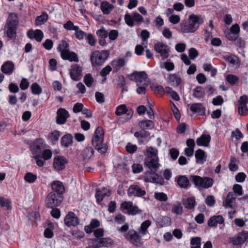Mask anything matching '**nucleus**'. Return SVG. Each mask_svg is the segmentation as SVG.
I'll return each instance as SVG.
<instances>
[{
	"label": "nucleus",
	"instance_id": "bf43d9fd",
	"mask_svg": "<svg viewBox=\"0 0 248 248\" xmlns=\"http://www.w3.org/2000/svg\"><path fill=\"white\" fill-rule=\"evenodd\" d=\"M137 85L138 86L137 89V93L139 94H145L146 90V87L148 86V83L147 82H145L142 85L137 84Z\"/></svg>",
	"mask_w": 248,
	"mask_h": 248
},
{
	"label": "nucleus",
	"instance_id": "774afa93",
	"mask_svg": "<svg viewBox=\"0 0 248 248\" xmlns=\"http://www.w3.org/2000/svg\"><path fill=\"white\" fill-rule=\"evenodd\" d=\"M140 212L141 211L139 209L137 205H132V207L127 211V214L132 216L136 215Z\"/></svg>",
	"mask_w": 248,
	"mask_h": 248
},
{
	"label": "nucleus",
	"instance_id": "c9c22d12",
	"mask_svg": "<svg viewBox=\"0 0 248 248\" xmlns=\"http://www.w3.org/2000/svg\"><path fill=\"white\" fill-rule=\"evenodd\" d=\"M107 189L103 188L102 190H96L95 197L96 202L98 203H100L103 200L104 197L106 196H109V194L106 192Z\"/></svg>",
	"mask_w": 248,
	"mask_h": 248
},
{
	"label": "nucleus",
	"instance_id": "0eeeda50",
	"mask_svg": "<svg viewBox=\"0 0 248 248\" xmlns=\"http://www.w3.org/2000/svg\"><path fill=\"white\" fill-rule=\"evenodd\" d=\"M248 96L245 94L239 98L237 101L238 114L242 116H246L248 114Z\"/></svg>",
	"mask_w": 248,
	"mask_h": 248
},
{
	"label": "nucleus",
	"instance_id": "f8f14e48",
	"mask_svg": "<svg viewBox=\"0 0 248 248\" xmlns=\"http://www.w3.org/2000/svg\"><path fill=\"white\" fill-rule=\"evenodd\" d=\"M143 20V17L138 13H133L132 16L126 14L124 16L125 23L129 27H132L134 26V21L137 22H142Z\"/></svg>",
	"mask_w": 248,
	"mask_h": 248
},
{
	"label": "nucleus",
	"instance_id": "49530a36",
	"mask_svg": "<svg viewBox=\"0 0 248 248\" xmlns=\"http://www.w3.org/2000/svg\"><path fill=\"white\" fill-rule=\"evenodd\" d=\"M94 154V150L91 147H87L83 150V155L85 158H90Z\"/></svg>",
	"mask_w": 248,
	"mask_h": 248
},
{
	"label": "nucleus",
	"instance_id": "bb28decb",
	"mask_svg": "<svg viewBox=\"0 0 248 248\" xmlns=\"http://www.w3.org/2000/svg\"><path fill=\"white\" fill-rule=\"evenodd\" d=\"M211 140V136L209 134H202L196 140V143L199 146L208 147Z\"/></svg>",
	"mask_w": 248,
	"mask_h": 248
},
{
	"label": "nucleus",
	"instance_id": "aec40b11",
	"mask_svg": "<svg viewBox=\"0 0 248 248\" xmlns=\"http://www.w3.org/2000/svg\"><path fill=\"white\" fill-rule=\"evenodd\" d=\"M52 191L50 193H55L56 195L63 196L65 191V187L62 182L59 181H55L51 183Z\"/></svg>",
	"mask_w": 248,
	"mask_h": 248
},
{
	"label": "nucleus",
	"instance_id": "58836bf2",
	"mask_svg": "<svg viewBox=\"0 0 248 248\" xmlns=\"http://www.w3.org/2000/svg\"><path fill=\"white\" fill-rule=\"evenodd\" d=\"M158 150L153 147H148L146 151L144 152V155L146 157L155 158L157 156Z\"/></svg>",
	"mask_w": 248,
	"mask_h": 248
},
{
	"label": "nucleus",
	"instance_id": "09e8293b",
	"mask_svg": "<svg viewBox=\"0 0 248 248\" xmlns=\"http://www.w3.org/2000/svg\"><path fill=\"white\" fill-rule=\"evenodd\" d=\"M190 244L193 246L191 248H201V238L199 237L192 238L190 240Z\"/></svg>",
	"mask_w": 248,
	"mask_h": 248
},
{
	"label": "nucleus",
	"instance_id": "680f3d73",
	"mask_svg": "<svg viewBox=\"0 0 248 248\" xmlns=\"http://www.w3.org/2000/svg\"><path fill=\"white\" fill-rule=\"evenodd\" d=\"M53 226H48V228H46L44 231V236L45 237L47 238H51L53 237L54 233L52 231Z\"/></svg>",
	"mask_w": 248,
	"mask_h": 248
},
{
	"label": "nucleus",
	"instance_id": "1a4fd4ad",
	"mask_svg": "<svg viewBox=\"0 0 248 248\" xmlns=\"http://www.w3.org/2000/svg\"><path fill=\"white\" fill-rule=\"evenodd\" d=\"M248 240V232L243 231L237 235L230 237V240L233 245H241Z\"/></svg>",
	"mask_w": 248,
	"mask_h": 248
},
{
	"label": "nucleus",
	"instance_id": "052dcab7",
	"mask_svg": "<svg viewBox=\"0 0 248 248\" xmlns=\"http://www.w3.org/2000/svg\"><path fill=\"white\" fill-rule=\"evenodd\" d=\"M71 234L73 236L78 239L83 238L85 236L84 232L78 230H73L71 232Z\"/></svg>",
	"mask_w": 248,
	"mask_h": 248
},
{
	"label": "nucleus",
	"instance_id": "473e14b6",
	"mask_svg": "<svg viewBox=\"0 0 248 248\" xmlns=\"http://www.w3.org/2000/svg\"><path fill=\"white\" fill-rule=\"evenodd\" d=\"M114 6L108 1H103L100 5V8L104 14L108 15L113 9Z\"/></svg>",
	"mask_w": 248,
	"mask_h": 248
},
{
	"label": "nucleus",
	"instance_id": "a19ab883",
	"mask_svg": "<svg viewBox=\"0 0 248 248\" xmlns=\"http://www.w3.org/2000/svg\"><path fill=\"white\" fill-rule=\"evenodd\" d=\"M195 200L193 197H188L186 201H183V204L185 208L192 209L195 206Z\"/></svg>",
	"mask_w": 248,
	"mask_h": 248
},
{
	"label": "nucleus",
	"instance_id": "6e6d98bb",
	"mask_svg": "<svg viewBox=\"0 0 248 248\" xmlns=\"http://www.w3.org/2000/svg\"><path fill=\"white\" fill-rule=\"evenodd\" d=\"M69 47L68 43L65 40H62L60 44H59L57 49L58 50L61 52V54L62 53V52L63 51H65V50L68 49V47Z\"/></svg>",
	"mask_w": 248,
	"mask_h": 248
},
{
	"label": "nucleus",
	"instance_id": "a878e982",
	"mask_svg": "<svg viewBox=\"0 0 248 248\" xmlns=\"http://www.w3.org/2000/svg\"><path fill=\"white\" fill-rule=\"evenodd\" d=\"M224 218L221 215L214 216L211 217L208 220L207 224L210 227H216L218 224H224Z\"/></svg>",
	"mask_w": 248,
	"mask_h": 248
},
{
	"label": "nucleus",
	"instance_id": "7c9ffc66",
	"mask_svg": "<svg viewBox=\"0 0 248 248\" xmlns=\"http://www.w3.org/2000/svg\"><path fill=\"white\" fill-rule=\"evenodd\" d=\"M190 110L194 113L203 115L205 113V108L201 103H194L190 107Z\"/></svg>",
	"mask_w": 248,
	"mask_h": 248
},
{
	"label": "nucleus",
	"instance_id": "a18cd8bd",
	"mask_svg": "<svg viewBox=\"0 0 248 248\" xmlns=\"http://www.w3.org/2000/svg\"><path fill=\"white\" fill-rule=\"evenodd\" d=\"M171 212L177 215H182L183 212V209L181 203L179 202L177 204H174L172 208Z\"/></svg>",
	"mask_w": 248,
	"mask_h": 248
},
{
	"label": "nucleus",
	"instance_id": "f03ea898",
	"mask_svg": "<svg viewBox=\"0 0 248 248\" xmlns=\"http://www.w3.org/2000/svg\"><path fill=\"white\" fill-rule=\"evenodd\" d=\"M104 132L101 126H98L94 132L92 140L93 146L100 154H103L107 152L108 146L103 143Z\"/></svg>",
	"mask_w": 248,
	"mask_h": 248
},
{
	"label": "nucleus",
	"instance_id": "6ab92c4d",
	"mask_svg": "<svg viewBox=\"0 0 248 248\" xmlns=\"http://www.w3.org/2000/svg\"><path fill=\"white\" fill-rule=\"evenodd\" d=\"M155 50L159 53L163 59H166L168 57L169 49L168 46L162 42H157L155 45Z\"/></svg>",
	"mask_w": 248,
	"mask_h": 248
},
{
	"label": "nucleus",
	"instance_id": "338daca9",
	"mask_svg": "<svg viewBox=\"0 0 248 248\" xmlns=\"http://www.w3.org/2000/svg\"><path fill=\"white\" fill-rule=\"evenodd\" d=\"M125 148L126 151L130 154H133L136 152L138 148L136 145H133L131 143H128Z\"/></svg>",
	"mask_w": 248,
	"mask_h": 248
},
{
	"label": "nucleus",
	"instance_id": "c756f323",
	"mask_svg": "<svg viewBox=\"0 0 248 248\" xmlns=\"http://www.w3.org/2000/svg\"><path fill=\"white\" fill-rule=\"evenodd\" d=\"M15 65L12 61L5 62L1 67V71L7 75H11L14 69Z\"/></svg>",
	"mask_w": 248,
	"mask_h": 248
},
{
	"label": "nucleus",
	"instance_id": "3c124183",
	"mask_svg": "<svg viewBox=\"0 0 248 248\" xmlns=\"http://www.w3.org/2000/svg\"><path fill=\"white\" fill-rule=\"evenodd\" d=\"M93 81L94 79L92 77L91 74H87L86 75H85L84 78V82L87 87H91L92 85Z\"/></svg>",
	"mask_w": 248,
	"mask_h": 248
},
{
	"label": "nucleus",
	"instance_id": "b1692460",
	"mask_svg": "<svg viewBox=\"0 0 248 248\" xmlns=\"http://www.w3.org/2000/svg\"><path fill=\"white\" fill-rule=\"evenodd\" d=\"M178 185L182 188L187 189L190 186L189 180L185 175H179L175 178Z\"/></svg>",
	"mask_w": 248,
	"mask_h": 248
},
{
	"label": "nucleus",
	"instance_id": "0e129e2a",
	"mask_svg": "<svg viewBox=\"0 0 248 248\" xmlns=\"http://www.w3.org/2000/svg\"><path fill=\"white\" fill-rule=\"evenodd\" d=\"M233 190L234 194H236L239 196L243 195L242 187L239 184H235L233 186Z\"/></svg>",
	"mask_w": 248,
	"mask_h": 248
},
{
	"label": "nucleus",
	"instance_id": "dca6fc26",
	"mask_svg": "<svg viewBox=\"0 0 248 248\" xmlns=\"http://www.w3.org/2000/svg\"><path fill=\"white\" fill-rule=\"evenodd\" d=\"M70 116L69 112L64 108H60L57 111L56 123L59 124H63Z\"/></svg>",
	"mask_w": 248,
	"mask_h": 248
},
{
	"label": "nucleus",
	"instance_id": "9d476101",
	"mask_svg": "<svg viewBox=\"0 0 248 248\" xmlns=\"http://www.w3.org/2000/svg\"><path fill=\"white\" fill-rule=\"evenodd\" d=\"M124 237L135 246H138L140 243V236L134 230H129L127 233L124 234Z\"/></svg>",
	"mask_w": 248,
	"mask_h": 248
},
{
	"label": "nucleus",
	"instance_id": "f704fd0d",
	"mask_svg": "<svg viewBox=\"0 0 248 248\" xmlns=\"http://www.w3.org/2000/svg\"><path fill=\"white\" fill-rule=\"evenodd\" d=\"M195 158L196 159V162H200L203 163L206 160V156L205 153L202 149H199L196 151L195 154Z\"/></svg>",
	"mask_w": 248,
	"mask_h": 248
},
{
	"label": "nucleus",
	"instance_id": "6e6552de",
	"mask_svg": "<svg viewBox=\"0 0 248 248\" xmlns=\"http://www.w3.org/2000/svg\"><path fill=\"white\" fill-rule=\"evenodd\" d=\"M45 140L42 139H36L31 145V150L33 155H40L46 147Z\"/></svg>",
	"mask_w": 248,
	"mask_h": 248
},
{
	"label": "nucleus",
	"instance_id": "39448f33",
	"mask_svg": "<svg viewBox=\"0 0 248 248\" xmlns=\"http://www.w3.org/2000/svg\"><path fill=\"white\" fill-rule=\"evenodd\" d=\"M108 50L95 51L91 56L90 60L93 66L102 65L109 56Z\"/></svg>",
	"mask_w": 248,
	"mask_h": 248
},
{
	"label": "nucleus",
	"instance_id": "69168bd1",
	"mask_svg": "<svg viewBox=\"0 0 248 248\" xmlns=\"http://www.w3.org/2000/svg\"><path fill=\"white\" fill-rule=\"evenodd\" d=\"M188 54L190 59L193 60L198 57L199 52L195 48L191 47L188 50Z\"/></svg>",
	"mask_w": 248,
	"mask_h": 248
},
{
	"label": "nucleus",
	"instance_id": "ddd939ff",
	"mask_svg": "<svg viewBox=\"0 0 248 248\" xmlns=\"http://www.w3.org/2000/svg\"><path fill=\"white\" fill-rule=\"evenodd\" d=\"M127 194L129 197H141L145 195L146 191L137 185H132L127 190Z\"/></svg>",
	"mask_w": 248,
	"mask_h": 248
},
{
	"label": "nucleus",
	"instance_id": "a211bd4d",
	"mask_svg": "<svg viewBox=\"0 0 248 248\" xmlns=\"http://www.w3.org/2000/svg\"><path fill=\"white\" fill-rule=\"evenodd\" d=\"M64 223L68 227L76 226L79 223V218L76 216L75 214L73 212H69L65 217Z\"/></svg>",
	"mask_w": 248,
	"mask_h": 248
},
{
	"label": "nucleus",
	"instance_id": "4be33fe9",
	"mask_svg": "<svg viewBox=\"0 0 248 248\" xmlns=\"http://www.w3.org/2000/svg\"><path fill=\"white\" fill-rule=\"evenodd\" d=\"M27 34L29 38L31 39H34L38 42H40L44 37L43 31L38 29L35 31L32 29L30 30L27 32Z\"/></svg>",
	"mask_w": 248,
	"mask_h": 248
},
{
	"label": "nucleus",
	"instance_id": "393cba45",
	"mask_svg": "<svg viewBox=\"0 0 248 248\" xmlns=\"http://www.w3.org/2000/svg\"><path fill=\"white\" fill-rule=\"evenodd\" d=\"M182 82V78L178 74H170L168 78L169 83L174 87H178Z\"/></svg>",
	"mask_w": 248,
	"mask_h": 248
},
{
	"label": "nucleus",
	"instance_id": "4c0bfd02",
	"mask_svg": "<svg viewBox=\"0 0 248 248\" xmlns=\"http://www.w3.org/2000/svg\"><path fill=\"white\" fill-rule=\"evenodd\" d=\"M73 142V136L70 134L64 135L61 139L62 145L65 147H68Z\"/></svg>",
	"mask_w": 248,
	"mask_h": 248
},
{
	"label": "nucleus",
	"instance_id": "7ed1b4c3",
	"mask_svg": "<svg viewBox=\"0 0 248 248\" xmlns=\"http://www.w3.org/2000/svg\"><path fill=\"white\" fill-rule=\"evenodd\" d=\"M18 23V19L17 14H10L5 25V30L7 29L6 35L8 37L11 39L16 38Z\"/></svg>",
	"mask_w": 248,
	"mask_h": 248
},
{
	"label": "nucleus",
	"instance_id": "72a5a7b5",
	"mask_svg": "<svg viewBox=\"0 0 248 248\" xmlns=\"http://www.w3.org/2000/svg\"><path fill=\"white\" fill-rule=\"evenodd\" d=\"M139 125L142 129H151L154 127L155 124L151 120H145L140 122Z\"/></svg>",
	"mask_w": 248,
	"mask_h": 248
},
{
	"label": "nucleus",
	"instance_id": "5fc2aeb1",
	"mask_svg": "<svg viewBox=\"0 0 248 248\" xmlns=\"http://www.w3.org/2000/svg\"><path fill=\"white\" fill-rule=\"evenodd\" d=\"M63 28L69 31H76L79 29V28L78 26H75L73 23L70 20L68 21L66 23L64 24Z\"/></svg>",
	"mask_w": 248,
	"mask_h": 248
},
{
	"label": "nucleus",
	"instance_id": "8fccbe9b",
	"mask_svg": "<svg viewBox=\"0 0 248 248\" xmlns=\"http://www.w3.org/2000/svg\"><path fill=\"white\" fill-rule=\"evenodd\" d=\"M36 179L37 176L31 172L27 173L24 176V179L25 181L30 183L34 182Z\"/></svg>",
	"mask_w": 248,
	"mask_h": 248
},
{
	"label": "nucleus",
	"instance_id": "5701e85b",
	"mask_svg": "<svg viewBox=\"0 0 248 248\" xmlns=\"http://www.w3.org/2000/svg\"><path fill=\"white\" fill-rule=\"evenodd\" d=\"M61 57L63 60H68L70 62H78V55L74 52H71L69 49L62 52Z\"/></svg>",
	"mask_w": 248,
	"mask_h": 248
},
{
	"label": "nucleus",
	"instance_id": "423d86ee",
	"mask_svg": "<svg viewBox=\"0 0 248 248\" xmlns=\"http://www.w3.org/2000/svg\"><path fill=\"white\" fill-rule=\"evenodd\" d=\"M63 200V196L56 195L53 193H48L46 199L45 204L48 208H54L59 206Z\"/></svg>",
	"mask_w": 248,
	"mask_h": 248
},
{
	"label": "nucleus",
	"instance_id": "4468645a",
	"mask_svg": "<svg viewBox=\"0 0 248 248\" xmlns=\"http://www.w3.org/2000/svg\"><path fill=\"white\" fill-rule=\"evenodd\" d=\"M82 67L78 64H73L70 69V76L74 81H78L81 79L82 76Z\"/></svg>",
	"mask_w": 248,
	"mask_h": 248
},
{
	"label": "nucleus",
	"instance_id": "79ce46f5",
	"mask_svg": "<svg viewBox=\"0 0 248 248\" xmlns=\"http://www.w3.org/2000/svg\"><path fill=\"white\" fill-rule=\"evenodd\" d=\"M48 19V15L44 12L36 18L35 23L36 25H40L44 24Z\"/></svg>",
	"mask_w": 248,
	"mask_h": 248
},
{
	"label": "nucleus",
	"instance_id": "864d4df0",
	"mask_svg": "<svg viewBox=\"0 0 248 248\" xmlns=\"http://www.w3.org/2000/svg\"><path fill=\"white\" fill-rule=\"evenodd\" d=\"M41 154V157L43 158L45 160L50 159L52 155L51 151L49 149H45Z\"/></svg>",
	"mask_w": 248,
	"mask_h": 248
},
{
	"label": "nucleus",
	"instance_id": "f257e3e1",
	"mask_svg": "<svg viewBox=\"0 0 248 248\" xmlns=\"http://www.w3.org/2000/svg\"><path fill=\"white\" fill-rule=\"evenodd\" d=\"M203 23V20L201 16L192 14L189 16L187 21L181 23V30L184 33L194 32Z\"/></svg>",
	"mask_w": 248,
	"mask_h": 248
},
{
	"label": "nucleus",
	"instance_id": "e433bc0d",
	"mask_svg": "<svg viewBox=\"0 0 248 248\" xmlns=\"http://www.w3.org/2000/svg\"><path fill=\"white\" fill-rule=\"evenodd\" d=\"M193 96L197 98H203L205 96V91L201 86H197L193 90Z\"/></svg>",
	"mask_w": 248,
	"mask_h": 248
},
{
	"label": "nucleus",
	"instance_id": "cd10ccee",
	"mask_svg": "<svg viewBox=\"0 0 248 248\" xmlns=\"http://www.w3.org/2000/svg\"><path fill=\"white\" fill-rule=\"evenodd\" d=\"M96 34L98 36V42L100 45L104 46L107 44L105 39L108 36V32L105 30L104 27H102L96 31Z\"/></svg>",
	"mask_w": 248,
	"mask_h": 248
},
{
	"label": "nucleus",
	"instance_id": "c85d7f7f",
	"mask_svg": "<svg viewBox=\"0 0 248 248\" xmlns=\"http://www.w3.org/2000/svg\"><path fill=\"white\" fill-rule=\"evenodd\" d=\"M236 197L232 192H229L226 196V199L223 202V205L225 207L233 208L232 203L235 202Z\"/></svg>",
	"mask_w": 248,
	"mask_h": 248
},
{
	"label": "nucleus",
	"instance_id": "de8ad7c7",
	"mask_svg": "<svg viewBox=\"0 0 248 248\" xmlns=\"http://www.w3.org/2000/svg\"><path fill=\"white\" fill-rule=\"evenodd\" d=\"M31 88L32 93L34 94H40L42 91L41 87L36 82L32 84Z\"/></svg>",
	"mask_w": 248,
	"mask_h": 248
},
{
	"label": "nucleus",
	"instance_id": "13d9d810",
	"mask_svg": "<svg viewBox=\"0 0 248 248\" xmlns=\"http://www.w3.org/2000/svg\"><path fill=\"white\" fill-rule=\"evenodd\" d=\"M127 107L125 105H121L117 107L115 111V114L117 116H120L124 114L126 110Z\"/></svg>",
	"mask_w": 248,
	"mask_h": 248
},
{
	"label": "nucleus",
	"instance_id": "20e7f679",
	"mask_svg": "<svg viewBox=\"0 0 248 248\" xmlns=\"http://www.w3.org/2000/svg\"><path fill=\"white\" fill-rule=\"evenodd\" d=\"M191 182L197 187H201L204 188L211 187L214 183L212 178L208 177H202L198 175H191L189 176Z\"/></svg>",
	"mask_w": 248,
	"mask_h": 248
},
{
	"label": "nucleus",
	"instance_id": "2f4dec72",
	"mask_svg": "<svg viewBox=\"0 0 248 248\" xmlns=\"http://www.w3.org/2000/svg\"><path fill=\"white\" fill-rule=\"evenodd\" d=\"M125 64V61L123 59L114 60L111 62V65L113 68V72H117Z\"/></svg>",
	"mask_w": 248,
	"mask_h": 248
},
{
	"label": "nucleus",
	"instance_id": "4d7b16f0",
	"mask_svg": "<svg viewBox=\"0 0 248 248\" xmlns=\"http://www.w3.org/2000/svg\"><path fill=\"white\" fill-rule=\"evenodd\" d=\"M155 198L159 201L165 202L167 200L168 197L166 194L163 192H156L155 193Z\"/></svg>",
	"mask_w": 248,
	"mask_h": 248
},
{
	"label": "nucleus",
	"instance_id": "603ef678",
	"mask_svg": "<svg viewBox=\"0 0 248 248\" xmlns=\"http://www.w3.org/2000/svg\"><path fill=\"white\" fill-rule=\"evenodd\" d=\"M60 136V132L55 130L49 135L48 138L53 143H54L59 140Z\"/></svg>",
	"mask_w": 248,
	"mask_h": 248
},
{
	"label": "nucleus",
	"instance_id": "c03bdc74",
	"mask_svg": "<svg viewBox=\"0 0 248 248\" xmlns=\"http://www.w3.org/2000/svg\"><path fill=\"white\" fill-rule=\"evenodd\" d=\"M226 81L231 85H234L239 81V78L235 75L228 74L226 77Z\"/></svg>",
	"mask_w": 248,
	"mask_h": 248
},
{
	"label": "nucleus",
	"instance_id": "412c9836",
	"mask_svg": "<svg viewBox=\"0 0 248 248\" xmlns=\"http://www.w3.org/2000/svg\"><path fill=\"white\" fill-rule=\"evenodd\" d=\"M93 244L95 243L99 248L108 247L113 244V241L109 238H94L92 239Z\"/></svg>",
	"mask_w": 248,
	"mask_h": 248
},
{
	"label": "nucleus",
	"instance_id": "ea45409f",
	"mask_svg": "<svg viewBox=\"0 0 248 248\" xmlns=\"http://www.w3.org/2000/svg\"><path fill=\"white\" fill-rule=\"evenodd\" d=\"M151 225V221L149 220H146L143 222L140 228L139 229V232L141 233L142 235H145L147 233L148 228Z\"/></svg>",
	"mask_w": 248,
	"mask_h": 248
},
{
	"label": "nucleus",
	"instance_id": "9b49d317",
	"mask_svg": "<svg viewBox=\"0 0 248 248\" xmlns=\"http://www.w3.org/2000/svg\"><path fill=\"white\" fill-rule=\"evenodd\" d=\"M131 80L135 81L137 84L142 85L143 83L146 82L148 76L145 71L137 72L136 71L129 76Z\"/></svg>",
	"mask_w": 248,
	"mask_h": 248
},
{
	"label": "nucleus",
	"instance_id": "2eb2a0df",
	"mask_svg": "<svg viewBox=\"0 0 248 248\" xmlns=\"http://www.w3.org/2000/svg\"><path fill=\"white\" fill-rule=\"evenodd\" d=\"M68 160L64 156L57 155L54 158L53 167L58 170H62L65 169Z\"/></svg>",
	"mask_w": 248,
	"mask_h": 248
},
{
	"label": "nucleus",
	"instance_id": "e2e57ef3",
	"mask_svg": "<svg viewBox=\"0 0 248 248\" xmlns=\"http://www.w3.org/2000/svg\"><path fill=\"white\" fill-rule=\"evenodd\" d=\"M225 60L227 62H229V63L233 65H234L237 63L238 58L235 55H232L225 57Z\"/></svg>",
	"mask_w": 248,
	"mask_h": 248
},
{
	"label": "nucleus",
	"instance_id": "37998d69",
	"mask_svg": "<svg viewBox=\"0 0 248 248\" xmlns=\"http://www.w3.org/2000/svg\"><path fill=\"white\" fill-rule=\"evenodd\" d=\"M0 205L2 207L6 208L8 210L12 209L11 201L2 197H0Z\"/></svg>",
	"mask_w": 248,
	"mask_h": 248
},
{
	"label": "nucleus",
	"instance_id": "f3484780",
	"mask_svg": "<svg viewBox=\"0 0 248 248\" xmlns=\"http://www.w3.org/2000/svg\"><path fill=\"white\" fill-rule=\"evenodd\" d=\"M144 165L151 171L155 172L159 168L158 158L145 157Z\"/></svg>",
	"mask_w": 248,
	"mask_h": 248
}]
</instances>
